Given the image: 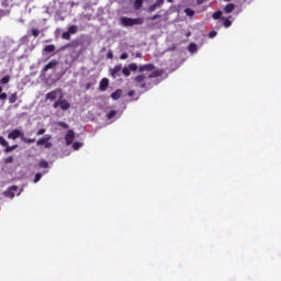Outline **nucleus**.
Here are the masks:
<instances>
[{"mask_svg": "<svg viewBox=\"0 0 281 281\" xmlns=\"http://www.w3.org/2000/svg\"><path fill=\"white\" fill-rule=\"evenodd\" d=\"M138 71H140L142 75L137 76L135 81L140 83L143 89H150L153 78H159V76H161V70H156L153 64L139 66Z\"/></svg>", "mask_w": 281, "mask_h": 281, "instance_id": "f257e3e1", "label": "nucleus"}, {"mask_svg": "<svg viewBox=\"0 0 281 281\" xmlns=\"http://www.w3.org/2000/svg\"><path fill=\"white\" fill-rule=\"evenodd\" d=\"M74 2H60V1H56L55 2V13L60 15V14H65V12H69V10H71V8H74Z\"/></svg>", "mask_w": 281, "mask_h": 281, "instance_id": "f03ea898", "label": "nucleus"}, {"mask_svg": "<svg viewBox=\"0 0 281 281\" xmlns=\"http://www.w3.org/2000/svg\"><path fill=\"white\" fill-rule=\"evenodd\" d=\"M121 23L122 25H124V27H133V25H142V23H144V19L142 18L133 19V18L123 16L121 18Z\"/></svg>", "mask_w": 281, "mask_h": 281, "instance_id": "7ed1b4c3", "label": "nucleus"}, {"mask_svg": "<svg viewBox=\"0 0 281 281\" xmlns=\"http://www.w3.org/2000/svg\"><path fill=\"white\" fill-rule=\"evenodd\" d=\"M53 106L54 109H58L59 106L61 111H69V109H71V103L63 99V97H59V99L53 104Z\"/></svg>", "mask_w": 281, "mask_h": 281, "instance_id": "20e7f679", "label": "nucleus"}, {"mask_svg": "<svg viewBox=\"0 0 281 281\" xmlns=\"http://www.w3.org/2000/svg\"><path fill=\"white\" fill-rule=\"evenodd\" d=\"M23 135H25L23 131L15 128L8 134V139H19V137L23 139Z\"/></svg>", "mask_w": 281, "mask_h": 281, "instance_id": "39448f33", "label": "nucleus"}, {"mask_svg": "<svg viewBox=\"0 0 281 281\" xmlns=\"http://www.w3.org/2000/svg\"><path fill=\"white\" fill-rule=\"evenodd\" d=\"M74 139H76V134L74 133V130H69L65 136L67 146H71V144H74Z\"/></svg>", "mask_w": 281, "mask_h": 281, "instance_id": "423d86ee", "label": "nucleus"}, {"mask_svg": "<svg viewBox=\"0 0 281 281\" xmlns=\"http://www.w3.org/2000/svg\"><path fill=\"white\" fill-rule=\"evenodd\" d=\"M121 72H122V64H117L116 66H114V68L110 69V74L112 78L120 77Z\"/></svg>", "mask_w": 281, "mask_h": 281, "instance_id": "0eeeda50", "label": "nucleus"}, {"mask_svg": "<svg viewBox=\"0 0 281 281\" xmlns=\"http://www.w3.org/2000/svg\"><path fill=\"white\" fill-rule=\"evenodd\" d=\"M16 190H19V187L12 186L7 191H4V196H8V199H14Z\"/></svg>", "mask_w": 281, "mask_h": 281, "instance_id": "6e6552de", "label": "nucleus"}, {"mask_svg": "<svg viewBox=\"0 0 281 281\" xmlns=\"http://www.w3.org/2000/svg\"><path fill=\"white\" fill-rule=\"evenodd\" d=\"M60 93L59 89L53 90L46 94V100H56Z\"/></svg>", "mask_w": 281, "mask_h": 281, "instance_id": "1a4fd4ad", "label": "nucleus"}, {"mask_svg": "<svg viewBox=\"0 0 281 281\" xmlns=\"http://www.w3.org/2000/svg\"><path fill=\"white\" fill-rule=\"evenodd\" d=\"M49 139H52V135L49 134L44 135L43 138H40L37 140V146H45L46 142H49Z\"/></svg>", "mask_w": 281, "mask_h": 281, "instance_id": "9d476101", "label": "nucleus"}, {"mask_svg": "<svg viewBox=\"0 0 281 281\" xmlns=\"http://www.w3.org/2000/svg\"><path fill=\"white\" fill-rule=\"evenodd\" d=\"M161 5H164V0H157L156 3L149 7L148 11L155 12V10H157V8H161Z\"/></svg>", "mask_w": 281, "mask_h": 281, "instance_id": "9b49d317", "label": "nucleus"}, {"mask_svg": "<svg viewBox=\"0 0 281 281\" xmlns=\"http://www.w3.org/2000/svg\"><path fill=\"white\" fill-rule=\"evenodd\" d=\"M58 65V61L50 60L43 69V71H49V69H54Z\"/></svg>", "mask_w": 281, "mask_h": 281, "instance_id": "f8f14e48", "label": "nucleus"}, {"mask_svg": "<svg viewBox=\"0 0 281 281\" xmlns=\"http://www.w3.org/2000/svg\"><path fill=\"white\" fill-rule=\"evenodd\" d=\"M221 25H224V27H232V21L229 18H222L220 20Z\"/></svg>", "mask_w": 281, "mask_h": 281, "instance_id": "ddd939ff", "label": "nucleus"}, {"mask_svg": "<svg viewBox=\"0 0 281 281\" xmlns=\"http://www.w3.org/2000/svg\"><path fill=\"white\" fill-rule=\"evenodd\" d=\"M106 87H109V79L103 78L100 81V91H106Z\"/></svg>", "mask_w": 281, "mask_h": 281, "instance_id": "4468645a", "label": "nucleus"}, {"mask_svg": "<svg viewBox=\"0 0 281 281\" xmlns=\"http://www.w3.org/2000/svg\"><path fill=\"white\" fill-rule=\"evenodd\" d=\"M116 115H117V117H120V116L122 115V113H117V111L112 110V111H110V112L106 114V119H108V120H113L114 117H116Z\"/></svg>", "mask_w": 281, "mask_h": 281, "instance_id": "2eb2a0df", "label": "nucleus"}, {"mask_svg": "<svg viewBox=\"0 0 281 281\" xmlns=\"http://www.w3.org/2000/svg\"><path fill=\"white\" fill-rule=\"evenodd\" d=\"M236 8V5H234V3H228L225 8H224V12H226V14H231V12H234V9Z\"/></svg>", "mask_w": 281, "mask_h": 281, "instance_id": "dca6fc26", "label": "nucleus"}, {"mask_svg": "<svg viewBox=\"0 0 281 281\" xmlns=\"http://www.w3.org/2000/svg\"><path fill=\"white\" fill-rule=\"evenodd\" d=\"M112 100H120L122 98V90L119 89L111 94Z\"/></svg>", "mask_w": 281, "mask_h": 281, "instance_id": "f3484780", "label": "nucleus"}, {"mask_svg": "<svg viewBox=\"0 0 281 281\" xmlns=\"http://www.w3.org/2000/svg\"><path fill=\"white\" fill-rule=\"evenodd\" d=\"M47 172H48L47 170L44 171L43 173L37 172V173L35 175V178H34V180H33V183H38L40 180L43 179V175H47Z\"/></svg>", "mask_w": 281, "mask_h": 281, "instance_id": "a211bd4d", "label": "nucleus"}, {"mask_svg": "<svg viewBox=\"0 0 281 281\" xmlns=\"http://www.w3.org/2000/svg\"><path fill=\"white\" fill-rule=\"evenodd\" d=\"M68 32L70 35L78 34V25H70Z\"/></svg>", "mask_w": 281, "mask_h": 281, "instance_id": "6ab92c4d", "label": "nucleus"}, {"mask_svg": "<svg viewBox=\"0 0 281 281\" xmlns=\"http://www.w3.org/2000/svg\"><path fill=\"white\" fill-rule=\"evenodd\" d=\"M199 49V47L196 46V44H194V43H191L190 45H189V52L191 53V54H196V50Z\"/></svg>", "mask_w": 281, "mask_h": 281, "instance_id": "aec40b11", "label": "nucleus"}, {"mask_svg": "<svg viewBox=\"0 0 281 281\" xmlns=\"http://www.w3.org/2000/svg\"><path fill=\"white\" fill-rule=\"evenodd\" d=\"M55 49H56V46H54L53 44L46 45L44 47V52H47L48 54H52V52H55Z\"/></svg>", "mask_w": 281, "mask_h": 281, "instance_id": "412c9836", "label": "nucleus"}, {"mask_svg": "<svg viewBox=\"0 0 281 281\" xmlns=\"http://www.w3.org/2000/svg\"><path fill=\"white\" fill-rule=\"evenodd\" d=\"M21 142H24L25 144H34V142H36V138H27L25 137V134L22 136V140Z\"/></svg>", "mask_w": 281, "mask_h": 281, "instance_id": "4be33fe9", "label": "nucleus"}, {"mask_svg": "<svg viewBox=\"0 0 281 281\" xmlns=\"http://www.w3.org/2000/svg\"><path fill=\"white\" fill-rule=\"evenodd\" d=\"M144 5V0H135L134 1V8L135 10H139Z\"/></svg>", "mask_w": 281, "mask_h": 281, "instance_id": "5701e85b", "label": "nucleus"}, {"mask_svg": "<svg viewBox=\"0 0 281 281\" xmlns=\"http://www.w3.org/2000/svg\"><path fill=\"white\" fill-rule=\"evenodd\" d=\"M4 148H5L4 153H12V150H16V148H19V145H13V146L8 145Z\"/></svg>", "mask_w": 281, "mask_h": 281, "instance_id": "b1692460", "label": "nucleus"}, {"mask_svg": "<svg viewBox=\"0 0 281 281\" xmlns=\"http://www.w3.org/2000/svg\"><path fill=\"white\" fill-rule=\"evenodd\" d=\"M82 146H85V144H83V143H80V142H75V143L72 144L74 150H80V148H82Z\"/></svg>", "mask_w": 281, "mask_h": 281, "instance_id": "393cba45", "label": "nucleus"}, {"mask_svg": "<svg viewBox=\"0 0 281 281\" xmlns=\"http://www.w3.org/2000/svg\"><path fill=\"white\" fill-rule=\"evenodd\" d=\"M222 16H223V11H217V12L213 13V19H215V20L220 19V21H221L223 19Z\"/></svg>", "mask_w": 281, "mask_h": 281, "instance_id": "a878e982", "label": "nucleus"}, {"mask_svg": "<svg viewBox=\"0 0 281 281\" xmlns=\"http://www.w3.org/2000/svg\"><path fill=\"white\" fill-rule=\"evenodd\" d=\"M38 166H40L41 168L47 169V168H49V162H47V160H41V161L38 162Z\"/></svg>", "mask_w": 281, "mask_h": 281, "instance_id": "bb28decb", "label": "nucleus"}, {"mask_svg": "<svg viewBox=\"0 0 281 281\" xmlns=\"http://www.w3.org/2000/svg\"><path fill=\"white\" fill-rule=\"evenodd\" d=\"M122 74L128 78V76H131V68L130 67L122 68Z\"/></svg>", "mask_w": 281, "mask_h": 281, "instance_id": "cd10ccee", "label": "nucleus"}, {"mask_svg": "<svg viewBox=\"0 0 281 281\" xmlns=\"http://www.w3.org/2000/svg\"><path fill=\"white\" fill-rule=\"evenodd\" d=\"M16 93H12L10 97H9V102L10 104H14V102H16Z\"/></svg>", "mask_w": 281, "mask_h": 281, "instance_id": "c85d7f7f", "label": "nucleus"}, {"mask_svg": "<svg viewBox=\"0 0 281 281\" xmlns=\"http://www.w3.org/2000/svg\"><path fill=\"white\" fill-rule=\"evenodd\" d=\"M8 82H10V76H4V77L0 80V85H8Z\"/></svg>", "mask_w": 281, "mask_h": 281, "instance_id": "c756f323", "label": "nucleus"}, {"mask_svg": "<svg viewBox=\"0 0 281 281\" xmlns=\"http://www.w3.org/2000/svg\"><path fill=\"white\" fill-rule=\"evenodd\" d=\"M31 34L32 36H34V38H37L38 34H41V31H38L37 29H32Z\"/></svg>", "mask_w": 281, "mask_h": 281, "instance_id": "7c9ffc66", "label": "nucleus"}, {"mask_svg": "<svg viewBox=\"0 0 281 281\" xmlns=\"http://www.w3.org/2000/svg\"><path fill=\"white\" fill-rule=\"evenodd\" d=\"M61 38H64L65 41H69V40L71 38V35H70L69 32L67 31V32H64V33L61 34Z\"/></svg>", "mask_w": 281, "mask_h": 281, "instance_id": "2f4dec72", "label": "nucleus"}, {"mask_svg": "<svg viewBox=\"0 0 281 281\" xmlns=\"http://www.w3.org/2000/svg\"><path fill=\"white\" fill-rule=\"evenodd\" d=\"M184 13L187 14V16H192L194 14V10L187 8L184 9Z\"/></svg>", "mask_w": 281, "mask_h": 281, "instance_id": "473e14b6", "label": "nucleus"}, {"mask_svg": "<svg viewBox=\"0 0 281 281\" xmlns=\"http://www.w3.org/2000/svg\"><path fill=\"white\" fill-rule=\"evenodd\" d=\"M128 67H130V71H137L138 69L137 64H130Z\"/></svg>", "mask_w": 281, "mask_h": 281, "instance_id": "72a5a7b5", "label": "nucleus"}, {"mask_svg": "<svg viewBox=\"0 0 281 281\" xmlns=\"http://www.w3.org/2000/svg\"><path fill=\"white\" fill-rule=\"evenodd\" d=\"M0 146H3L5 148V146H8V140H5V138H3L2 136H0Z\"/></svg>", "mask_w": 281, "mask_h": 281, "instance_id": "f704fd0d", "label": "nucleus"}, {"mask_svg": "<svg viewBox=\"0 0 281 281\" xmlns=\"http://www.w3.org/2000/svg\"><path fill=\"white\" fill-rule=\"evenodd\" d=\"M14 158L12 156H9L8 158L4 159V164H13Z\"/></svg>", "mask_w": 281, "mask_h": 281, "instance_id": "c9c22d12", "label": "nucleus"}, {"mask_svg": "<svg viewBox=\"0 0 281 281\" xmlns=\"http://www.w3.org/2000/svg\"><path fill=\"white\" fill-rule=\"evenodd\" d=\"M157 19H161V15L155 14V15L148 18L149 21H157Z\"/></svg>", "mask_w": 281, "mask_h": 281, "instance_id": "e433bc0d", "label": "nucleus"}, {"mask_svg": "<svg viewBox=\"0 0 281 281\" xmlns=\"http://www.w3.org/2000/svg\"><path fill=\"white\" fill-rule=\"evenodd\" d=\"M58 126H61L63 128H69V125L65 122H58Z\"/></svg>", "mask_w": 281, "mask_h": 281, "instance_id": "4c0bfd02", "label": "nucleus"}, {"mask_svg": "<svg viewBox=\"0 0 281 281\" xmlns=\"http://www.w3.org/2000/svg\"><path fill=\"white\" fill-rule=\"evenodd\" d=\"M0 58H5V48H0Z\"/></svg>", "mask_w": 281, "mask_h": 281, "instance_id": "58836bf2", "label": "nucleus"}, {"mask_svg": "<svg viewBox=\"0 0 281 281\" xmlns=\"http://www.w3.org/2000/svg\"><path fill=\"white\" fill-rule=\"evenodd\" d=\"M126 58H128V53H123L121 55V60H126Z\"/></svg>", "mask_w": 281, "mask_h": 281, "instance_id": "ea45409f", "label": "nucleus"}, {"mask_svg": "<svg viewBox=\"0 0 281 281\" xmlns=\"http://www.w3.org/2000/svg\"><path fill=\"white\" fill-rule=\"evenodd\" d=\"M8 98V94L5 92H0V100H5Z\"/></svg>", "mask_w": 281, "mask_h": 281, "instance_id": "a19ab883", "label": "nucleus"}, {"mask_svg": "<svg viewBox=\"0 0 281 281\" xmlns=\"http://www.w3.org/2000/svg\"><path fill=\"white\" fill-rule=\"evenodd\" d=\"M216 34H217L216 31H212V32L209 34V37L215 38Z\"/></svg>", "mask_w": 281, "mask_h": 281, "instance_id": "79ce46f5", "label": "nucleus"}, {"mask_svg": "<svg viewBox=\"0 0 281 281\" xmlns=\"http://www.w3.org/2000/svg\"><path fill=\"white\" fill-rule=\"evenodd\" d=\"M108 58H109L110 60L113 59V52H111V50L108 52Z\"/></svg>", "mask_w": 281, "mask_h": 281, "instance_id": "37998d69", "label": "nucleus"}, {"mask_svg": "<svg viewBox=\"0 0 281 281\" xmlns=\"http://www.w3.org/2000/svg\"><path fill=\"white\" fill-rule=\"evenodd\" d=\"M37 135H45V128L38 130Z\"/></svg>", "mask_w": 281, "mask_h": 281, "instance_id": "c03bdc74", "label": "nucleus"}, {"mask_svg": "<svg viewBox=\"0 0 281 281\" xmlns=\"http://www.w3.org/2000/svg\"><path fill=\"white\" fill-rule=\"evenodd\" d=\"M44 148H52V143L46 142L45 145H44Z\"/></svg>", "mask_w": 281, "mask_h": 281, "instance_id": "a18cd8bd", "label": "nucleus"}, {"mask_svg": "<svg viewBox=\"0 0 281 281\" xmlns=\"http://www.w3.org/2000/svg\"><path fill=\"white\" fill-rule=\"evenodd\" d=\"M27 38H30V35H25L24 37H22L21 42L25 43V41H27Z\"/></svg>", "mask_w": 281, "mask_h": 281, "instance_id": "49530a36", "label": "nucleus"}, {"mask_svg": "<svg viewBox=\"0 0 281 281\" xmlns=\"http://www.w3.org/2000/svg\"><path fill=\"white\" fill-rule=\"evenodd\" d=\"M67 47H74V43L72 44H68L66 46H63L61 49H67Z\"/></svg>", "mask_w": 281, "mask_h": 281, "instance_id": "de8ad7c7", "label": "nucleus"}, {"mask_svg": "<svg viewBox=\"0 0 281 281\" xmlns=\"http://www.w3.org/2000/svg\"><path fill=\"white\" fill-rule=\"evenodd\" d=\"M128 95H130V98H133V95H135V91L131 90V91L128 92Z\"/></svg>", "mask_w": 281, "mask_h": 281, "instance_id": "09e8293b", "label": "nucleus"}, {"mask_svg": "<svg viewBox=\"0 0 281 281\" xmlns=\"http://www.w3.org/2000/svg\"><path fill=\"white\" fill-rule=\"evenodd\" d=\"M136 58H142V53H137Z\"/></svg>", "mask_w": 281, "mask_h": 281, "instance_id": "8fccbe9b", "label": "nucleus"}, {"mask_svg": "<svg viewBox=\"0 0 281 281\" xmlns=\"http://www.w3.org/2000/svg\"><path fill=\"white\" fill-rule=\"evenodd\" d=\"M21 192H22V190H21L20 192H18L16 195L20 196V195H21Z\"/></svg>", "mask_w": 281, "mask_h": 281, "instance_id": "3c124183", "label": "nucleus"}, {"mask_svg": "<svg viewBox=\"0 0 281 281\" xmlns=\"http://www.w3.org/2000/svg\"><path fill=\"white\" fill-rule=\"evenodd\" d=\"M1 91H3V88L0 86V93H1Z\"/></svg>", "mask_w": 281, "mask_h": 281, "instance_id": "603ef678", "label": "nucleus"}, {"mask_svg": "<svg viewBox=\"0 0 281 281\" xmlns=\"http://www.w3.org/2000/svg\"><path fill=\"white\" fill-rule=\"evenodd\" d=\"M169 3H172V0H167Z\"/></svg>", "mask_w": 281, "mask_h": 281, "instance_id": "864d4df0", "label": "nucleus"}, {"mask_svg": "<svg viewBox=\"0 0 281 281\" xmlns=\"http://www.w3.org/2000/svg\"><path fill=\"white\" fill-rule=\"evenodd\" d=\"M69 154H64L65 157H67Z\"/></svg>", "mask_w": 281, "mask_h": 281, "instance_id": "5fc2aeb1", "label": "nucleus"}]
</instances>
